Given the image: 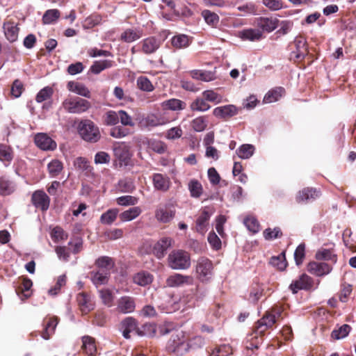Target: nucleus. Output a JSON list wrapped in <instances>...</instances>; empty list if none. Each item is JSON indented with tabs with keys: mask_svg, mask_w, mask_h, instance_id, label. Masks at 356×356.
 Returning a JSON list of instances; mask_svg holds the SVG:
<instances>
[{
	"mask_svg": "<svg viewBox=\"0 0 356 356\" xmlns=\"http://www.w3.org/2000/svg\"><path fill=\"white\" fill-rule=\"evenodd\" d=\"M142 213L139 207H133L119 214L122 222H129L136 219Z\"/></svg>",
	"mask_w": 356,
	"mask_h": 356,
	"instance_id": "28",
	"label": "nucleus"
},
{
	"mask_svg": "<svg viewBox=\"0 0 356 356\" xmlns=\"http://www.w3.org/2000/svg\"><path fill=\"white\" fill-rule=\"evenodd\" d=\"M202 16L204 18L205 22L212 27L217 26L219 23L218 15L209 10H204L202 12Z\"/></svg>",
	"mask_w": 356,
	"mask_h": 356,
	"instance_id": "43",
	"label": "nucleus"
},
{
	"mask_svg": "<svg viewBox=\"0 0 356 356\" xmlns=\"http://www.w3.org/2000/svg\"><path fill=\"white\" fill-rule=\"evenodd\" d=\"M240 36L243 40L257 41L261 38L262 32L259 29H248L241 31Z\"/></svg>",
	"mask_w": 356,
	"mask_h": 356,
	"instance_id": "35",
	"label": "nucleus"
},
{
	"mask_svg": "<svg viewBox=\"0 0 356 356\" xmlns=\"http://www.w3.org/2000/svg\"><path fill=\"white\" fill-rule=\"evenodd\" d=\"M174 240L170 237H163L159 240L153 248V253L158 259H162L167 250L172 246Z\"/></svg>",
	"mask_w": 356,
	"mask_h": 356,
	"instance_id": "9",
	"label": "nucleus"
},
{
	"mask_svg": "<svg viewBox=\"0 0 356 356\" xmlns=\"http://www.w3.org/2000/svg\"><path fill=\"white\" fill-rule=\"evenodd\" d=\"M295 44L297 49L296 58L298 60L302 59L307 51L305 40L302 38H296L295 40Z\"/></svg>",
	"mask_w": 356,
	"mask_h": 356,
	"instance_id": "46",
	"label": "nucleus"
},
{
	"mask_svg": "<svg viewBox=\"0 0 356 356\" xmlns=\"http://www.w3.org/2000/svg\"><path fill=\"white\" fill-rule=\"evenodd\" d=\"M161 106L171 111H181L185 108L186 104L180 99H170L162 102Z\"/></svg>",
	"mask_w": 356,
	"mask_h": 356,
	"instance_id": "37",
	"label": "nucleus"
},
{
	"mask_svg": "<svg viewBox=\"0 0 356 356\" xmlns=\"http://www.w3.org/2000/svg\"><path fill=\"white\" fill-rule=\"evenodd\" d=\"M129 131L128 129L122 126H115L110 131V135L115 138H122L129 135Z\"/></svg>",
	"mask_w": 356,
	"mask_h": 356,
	"instance_id": "58",
	"label": "nucleus"
},
{
	"mask_svg": "<svg viewBox=\"0 0 356 356\" xmlns=\"http://www.w3.org/2000/svg\"><path fill=\"white\" fill-rule=\"evenodd\" d=\"M351 327L348 325H343L338 330H334L332 332V337L336 339H341L346 337L350 332Z\"/></svg>",
	"mask_w": 356,
	"mask_h": 356,
	"instance_id": "57",
	"label": "nucleus"
},
{
	"mask_svg": "<svg viewBox=\"0 0 356 356\" xmlns=\"http://www.w3.org/2000/svg\"><path fill=\"white\" fill-rule=\"evenodd\" d=\"M238 113V108L233 105L228 104L216 107L213 111V115L221 119L229 118L236 115Z\"/></svg>",
	"mask_w": 356,
	"mask_h": 356,
	"instance_id": "13",
	"label": "nucleus"
},
{
	"mask_svg": "<svg viewBox=\"0 0 356 356\" xmlns=\"http://www.w3.org/2000/svg\"><path fill=\"white\" fill-rule=\"evenodd\" d=\"M77 129L81 137L87 142L96 143L101 138L99 127L90 120H81Z\"/></svg>",
	"mask_w": 356,
	"mask_h": 356,
	"instance_id": "3",
	"label": "nucleus"
},
{
	"mask_svg": "<svg viewBox=\"0 0 356 356\" xmlns=\"http://www.w3.org/2000/svg\"><path fill=\"white\" fill-rule=\"evenodd\" d=\"M207 124L208 122L204 116L197 117L191 122L192 128L197 132L203 131L207 128Z\"/></svg>",
	"mask_w": 356,
	"mask_h": 356,
	"instance_id": "53",
	"label": "nucleus"
},
{
	"mask_svg": "<svg viewBox=\"0 0 356 356\" xmlns=\"http://www.w3.org/2000/svg\"><path fill=\"white\" fill-rule=\"evenodd\" d=\"M74 165L76 168L90 172L92 168L89 165L88 160L83 157H78L74 161Z\"/></svg>",
	"mask_w": 356,
	"mask_h": 356,
	"instance_id": "62",
	"label": "nucleus"
},
{
	"mask_svg": "<svg viewBox=\"0 0 356 356\" xmlns=\"http://www.w3.org/2000/svg\"><path fill=\"white\" fill-rule=\"evenodd\" d=\"M53 94V89L47 86L40 90L36 95L35 99L37 102L41 103L51 97Z\"/></svg>",
	"mask_w": 356,
	"mask_h": 356,
	"instance_id": "59",
	"label": "nucleus"
},
{
	"mask_svg": "<svg viewBox=\"0 0 356 356\" xmlns=\"http://www.w3.org/2000/svg\"><path fill=\"white\" fill-rule=\"evenodd\" d=\"M76 301L81 312L86 314L95 307V303L88 293L81 292L77 294Z\"/></svg>",
	"mask_w": 356,
	"mask_h": 356,
	"instance_id": "14",
	"label": "nucleus"
},
{
	"mask_svg": "<svg viewBox=\"0 0 356 356\" xmlns=\"http://www.w3.org/2000/svg\"><path fill=\"white\" fill-rule=\"evenodd\" d=\"M115 156L122 161H126L130 158V153L128 147L119 145L114 148Z\"/></svg>",
	"mask_w": 356,
	"mask_h": 356,
	"instance_id": "51",
	"label": "nucleus"
},
{
	"mask_svg": "<svg viewBox=\"0 0 356 356\" xmlns=\"http://www.w3.org/2000/svg\"><path fill=\"white\" fill-rule=\"evenodd\" d=\"M104 124L107 126H115L119 122L118 111H108L103 118Z\"/></svg>",
	"mask_w": 356,
	"mask_h": 356,
	"instance_id": "45",
	"label": "nucleus"
},
{
	"mask_svg": "<svg viewBox=\"0 0 356 356\" xmlns=\"http://www.w3.org/2000/svg\"><path fill=\"white\" fill-rule=\"evenodd\" d=\"M175 216V210L167 205L159 207L155 212L156 220L163 223L171 221Z\"/></svg>",
	"mask_w": 356,
	"mask_h": 356,
	"instance_id": "16",
	"label": "nucleus"
},
{
	"mask_svg": "<svg viewBox=\"0 0 356 356\" xmlns=\"http://www.w3.org/2000/svg\"><path fill=\"white\" fill-rule=\"evenodd\" d=\"M276 322L275 314H267L257 322V329L264 332L266 328L271 327Z\"/></svg>",
	"mask_w": 356,
	"mask_h": 356,
	"instance_id": "36",
	"label": "nucleus"
},
{
	"mask_svg": "<svg viewBox=\"0 0 356 356\" xmlns=\"http://www.w3.org/2000/svg\"><path fill=\"white\" fill-rule=\"evenodd\" d=\"M112 66V61L108 60L95 61L90 67V71L98 74L105 69L109 68Z\"/></svg>",
	"mask_w": 356,
	"mask_h": 356,
	"instance_id": "48",
	"label": "nucleus"
},
{
	"mask_svg": "<svg viewBox=\"0 0 356 356\" xmlns=\"http://www.w3.org/2000/svg\"><path fill=\"white\" fill-rule=\"evenodd\" d=\"M63 108L70 113L81 114L86 112L91 106L90 103L79 97H68L62 104Z\"/></svg>",
	"mask_w": 356,
	"mask_h": 356,
	"instance_id": "4",
	"label": "nucleus"
},
{
	"mask_svg": "<svg viewBox=\"0 0 356 356\" xmlns=\"http://www.w3.org/2000/svg\"><path fill=\"white\" fill-rule=\"evenodd\" d=\"M166 348L169 352L177 356L183 355L188 350V344L185 332L181 330H176L171 334Z\"/></svg>",
	"mask_w": 356,
	"mask_h": 356,
	"instance_id": "1",
	"label": "nucleus"
},
{
	"mask_svg": "<svg viewBox=\"0 0 356 356\" xmlns=\"http://www.w3.org/2000/svg\"><path fill=\"white\" fill-rule=\"evenodd\" d=\"M202 97L208 102L216 104L222 101V97L213 90H207L202 92Z\"/></svg>",
	"mask_w": 356,
	"mask_h": 356,
	"instance_id": "52",
	"label": "nucleus"
},
{
	"mask_svg": "<svg viewBox=\"0 0 356 356\" xmlns=\"http://www.w3.org/2000/svg\"><path fill=\"white\" fill-rule=\"evenodd\" d=\"M118 216V209H110L101 215L100 222L104 225H111L116 220Z\"/></svg>",
	"mask_w": 356,
	"mask_h": 356,
	"instance_id": "41",
	"label": "nucleus"
},
{
	"mask_svg": "<svg viewBox=\"0 0 356 356\" xmlns=\"http://www.w3.org/2000/svg\"><path fill=\"white\" fill-rule=\"evenodd\" d=\"M133 281L139 286H145L152 282L153 275L149 272L141 271L134 276Z\"/></svg>",
	"mask_w": 356,
	"mask_h": 356,
	"instance_id": "29",
	"label": "nucleus"
},
{
	"mask_svg": "<svg viewBox=\"0 0 356 356\" xmlns=\"http://www.w3.org/2000/svg\"><path fill=\"white\" fill-rule=\"evenodd\" d=\"M282 236L281 229L279 227L266 229L264 232V236L266 240H273L280 238Z\"/></svg>",
	"mask_w": 356,
	"mask_h": 356,
	"instance_id": "64",
	"label": "nucleus"
},
{
	"mask_svg": "<svg viewBox=\"0 0 356 356\" xmlns=\"http://www.w3.org/2000/svg\"><path fill=\"white\" fill-rule=\"evenodd\" d=\"M243 223L247 229L254 234L257 233L259 231V222L253 216L246 217L243 220Z\"/></svg>",
	"mask_w": 356,
	"mask_h": 356,
	"instance_id": "54",
	"label": "nucleus"
},
{
	"mask_svg": "<svg viewBox=\"0 0 356 356\" xmlns=\"http://www.w3.org/2000/svg\"><path fill=\"white\" fill-rule=\"evenodd\" d=\"M191 77L196 80L209 82L216 79L215 74L211 71L193 70L190 72Z\"/></svg>",
	"mask_w": 356,
	"mask_h": 356,
	"instance_id": "26",
	"label": "nucleus"
},
{
	"mask_svg": "<svg viewBox=\"0 0 356 356\" xmlns=\"http://www.w3.org/2000/svg\"><path fill=\"white\" fill-rule=\"evenodd\" d=\"M305 245L303 243L300 244L295 250L294 259L297 266L302 264L305 258Z\"/></svg>",
	"mask_w": 356,
	"mask_h": 356,
	"instance_id": "63",
	"label": "nucleus"
},
{
	"mask_svg": "<svg viewBox=\"0 0 356 356\" xmlns=\"http://www.w3.org/2000/svg\"><path fill=\"white\" fill-rule=\"evenodd\" d=\"M16 188L15 184L6 177H0V194L8 195L13 193Z\"/></svg>",
	"mask_w": 356,
	"mask_h": 356,
	"instance_id": "25",
	"label": "nucleus"
},
{
	"mask_svg": "<svg viewBox=\"0 0 356 356\" xmlns=\"http://www.w3.org/2000/svg\"><path fill=\"white\" fill-rule=\"evenodd\" d=\"M63 168L62 162L57 159L52 160L47 165L49 175L51 177L58 176L62 171Z\"/></svg>",
	"mask_w": 356,
	"mask_h": 356,
	"instance_id": "50",
	"label": "nucleus"
},
{
	"mask_svg": "<svg viewBox=\"0 0 356 356\" xmlns=\"http://www.w3.org/2000/svg\"><path fill=\"white\" fill-rule=\"evenodd\" d=\"M6 38L10 42H15L18 38L19 29L14 22H7L3 24Z\"/></svg>",
	"mask_w": 356,
	"mask_h": 356,
	"instance_id": "21",
	"label": "nucleus"
},
{
	"mask_svg": "<svg viewBox=\"0 0 356 356\" xmlns=\"http://www.w3.org/2000/svg\"><path fill=\"white\" fill-rule=\"evenodd\" d=\"M82 343V348L85 353L89 356H95L97 352L95 339L90 336H83Z\"/></svg>",
	"mask_w": 356,
	"mask_h": 356,
	"instance_id": "32",
	"label": "nucleus"
},
{
	"mask_svg": "<svg viewBox=\"0 0 356 356\" xmlns=\"http://www.w3.org/2000/svg\"><path fill=\"white\" fill-rule=\"evenodd\" d=\"M153 185L155 189L161 191H167L170 186V181L168 176L160 173H155L152 176Z\"/></svg>",
	"mask_w": 356,
	"mask_h": 356,
	"instance_id": "20",
	"label": "nucleus"
},
{
	"mask_svg": "<svg viewBox=\"0 0 356 356\" xmlns=\"http://www.w3.org/2000/svg\"><path fill=\"white\" fill-rule=\"evenodd\" d=\"M60 17V12L57 9L47 10L43 17L42 22L45 24L54 23Z\"/></svg>",
	"mask_w": 356,
	"mask_h": 356,
	"instance_id": "49",
	"label": "nucleus"
},
{
	"mask_svg": "<svg viewBox=\"0 0 356 356\" xmlns=\"http://www.w3.org/2000/svg\"><path fill=\"white\" fill-rule=\"evenodd\" d=\"M171 44L176 49L186 48L190 44V39L185 34H178L171 38Z\"/></svg>",
	"mask_w": 356,
	"mask_h": 356,
	"instance_id": "34",
	"label": "nucleus"
},
{
	"mask_svg": "<svg viewBox=\"0 0 356 356\" xmlns=\"http://www.w3.org/2000/svg\"><path fill=\"white\" fill-rule=\"evenodd\" d=\"M34 141L37 147L44 151H53L56 149V143L47 134L38 133L35 136Z\"/></svg>",
	"mask_w": 356,
	"mask_h": 356,
	"instance_id": "6",
	"label": "nucleus"
},
{
	"mask_svg": "<svg viewBox=\"0 0 356 356\" xmlns=\"http://www.w3.org/2000/svg\"><path fill=\"white\" fill-rule=\"evenodd\" d=\"M213 264L206 257H200L197 259L195 266V273L198 280L202 283H208L213 277Z\"/></svg>",
	"mask_w": 356,
	"mask_h": 356,
	"instance_id": "5",
	"label": "nucleus"
},
{
	"mask_svg": "<svg viewBox=\"0 0 356 356\" xmlns=\"http://www.w3.org/2000/svg\"><path fill=\"white\" fill-rule=\"evenodd\" d=\"M257 25L263 31L272 32L278 25V20L275 17H261L257 19Z\"/></svg>",
	"mask_w": 356,
	"mask_h": 356,
	"instance_id": "18",
	"label": "nucleus"
},
{
	"mask_svg": "<svg viewBox=\"0 0 356 356\" xmlns=\"http://www.w3.org/2000/svg\"><path fill=\"white\" fill-rule=\"evenodd\" d=\"M312 279L307 274H302L297 280H293L289 286L293 294L300 290H307L312 286Z\"/></svg>",
	"mask_w": 356,
	"mask_h": 356,
	"instance_id": "10",
	"label": "nucleus"
},
{
	"mask_svg": "<svg viewBox=\"0 0 356 356\" xmlns=\"http://www.w3.org/2000/svg\"><path fill=\"white\" fill-rule=\"evenodd\" d=\"M284 89L282 87H277L269 90L264 96L263 102L265 104L273 103L278 101L284 95Z\"/></svg>",
	"mask_w": 356,
	"mask_h": 356,
	"instance_id": "27",
	"label": "nucleus"
},
{
	"mask_svg": "<svg viewBox=\"0 0 356 356\" xmlns=\"http://www.w3.org/2000/svg\"><path fill=\"white\" fill-rule=\"evenodd\" d=\"M143 36L140 29H127L121 35V40L125 42H134Z\"/></svg>",
	"mask_w": 356,
	"mask_h": 356,
	"instance_id": "24",
	"label": "nucleus"
},
{
	"mask_svg": "<svg viewBox=\"0 0 356 356\" xmlns=\"http://www.w3.org/2000/svg\"><path fill=\"white\" fill-rule=\"evenodd\" d=\"M117 204L121 206H132L138 203V199L131 195L121 196L117 198Z\"/></svg>",
	"mask_w": 356,
	"mask_h": 356,
	"instance_id": "61",
	"label": "nucleus"
},
{
	"mask_svg": "<svg viewBox=\"0 0 356 356\" xmlns=\"http://www.w3.org/2000/svg\"><path fill=\"white\" fill-rule=\"evenodd\" d=\"M137 334L140 336L154 337L156 334V326L152 323H146L138 329Z\"/></svg>",
	"mask_w": 356,
	"mask_h": 356,
	"instance_id": "56",
	"label": "nucleus"
},
{
	"mask_svg": "<svg viewBox=\"0 0 356 356\" xmlns=\"http://www.w3.org/2000/svg\"><path fill=\"white\" fill-rule=\"evenodd\" d=\"M191 196L194 198L200 197L203 193V188L201 183L196 179H191L188 184Z\"/></svg>",
	"mask_w": 356,
	"mask_h": 356,
	"instance_id": "39",
	"label": "nucleus"
},
{
	"mask_svg": "<svg viewBox=\"0 0 356 356\" xmlns=\"http://www.w3.org/2000/svg\"><path fill=\"white\" fill-rule=\"evenodd\" d=\"M255 147L250 144H243L241 145L236 151L238 156L241 159H250L254 152Z\"/></svg>",
	"mask_w": 356,
	"mask_h": 356,
	"instance_id": "38",
	"label": "nucleus"
},
{
	"mask_svg": "<svg viewBox=\"0 0 356 356\" xmlns=\"http://www.w3.org/2000/svg\"><path fill=\"white\" fill-rule=\"evenodd\" d=\"M136 84L140 90L145 92H152L154 89V87L150 80L144 76L138 77Z\"/></svg>",
	"mask_w": 356,
	"mask_h": 356,
	"instance_id": "44",
	"label": "nucleus"
},
{
	"mask_svg": "<svg viewBox=\"0 0 356 356\" xmlns=\"http://www.w3.org/2000/svg\"><path fill=\"white\" fill-rule=\"evenodd\" d=\"M211 213L207 210L202 211L196 220V230L197 232L204 234L207 231L209 220Z\"/></svg>",
	"mask_w": 356,
	"mask_h": 356,
	"instance_id": "23",
	"label": "nucleus"
},
{
	"mask_svg": "<svg viewBox=\"0 0 356 356\" xmlns=\"http://www.w3.org/2000/svg\"><path fill=\"white\" fill-rule=\"evenodd\" d=\"M211 108V106L207 102V100L202 98H197L191 104V108L193 111H207Z\"/></svg>",
	"mask_w": 356,
	"mask_h": 356,
	"instance_id": "47",
	"label": "nucleus"
},
{
	"mask_svg": "<svg viewBox=\"0 0 356 356\" xmlns=\"http://www.w3.org/2000/svg\"><path fill=\"white\" fill-rule=\"evenodd\" d=\"M332 267L327 263L312 261L307 265V271L317 277H323L331 273Z\"/></svg>",
	"mask_w": 356,
	"mask_h": 356,
	"instance_id": "8",
	"label": "nucleus"
},
{
	"mask_svg": "<svg viewBox=\"0 0 356 356\" xmlns=\"http://www.w3.org/2000/svg\"><path fill=\"white\" fill-rule=\"evenodd\" d=\"M141 51L143 54L149 55L155 53L161 45V40L154 36L148 37L140 42Z\"/></svg>",
	"mask_w": 356,
	"mask_h": 356,
	"instance_id": "11",
	"label": "nucleus"
},
{
	"mask_svg": "<svg viewBox=\"0 0 356 356\" xmlns=\"http://www.w3.org/2000/svg\"><path fill=\"white\" fill-rule=\"evenodd\" d=\"M58 323L57 317H52L48 320L44 330L42 333V337L44 339L47 340L50 338L51 335L54 334Z\"/></svg>",
	"mask_w": 356,
	"mask_h": 356,
	"instance_id": "40",
	"label": "nucleus"
},
{
	"mask_svg": "<svg viewBox=\"0 0 356 356\" xmlns=\"http://www.w3.org/2000/svg\"><path fill=\"white\" fill-rule=\"evenodd\" d=\"M13 159V152L12 148L6 145L0 144V161L6 166H8Z\"/></svg>",
	"mask_w": 356,
	"mask_h": 356,
	"instance_id": "33",
	"label": "nucleus"
},
{
	"mask_svg": "<svg viewBox=\"0 0 356 356\" xmlns=\"http://www.w3.org/2000/svg\"><path fill=\"white\" fill-rule=\"evenodd\" d=\"M315 257L318 260L332 261L334 263H336L337 260V255L332 248H320L316 252Z\"/></svg>",
	"mask_w": 356,
	"mask_h": 356,
	"instance_id": "30",
	"label": "nucleus"
},
{
	"mask_svg": "<svg viewBox=\"0 0 356 356\" xmlns=\"http://www.w3.org/2000/svg\"><path fill=\"white\" fill-rule=\"evenodd\" d=\"M137 321L133 317L125 318L120 323V331L125 339L130 338V333L136 331L137 332Z\"/></svg>",
	"mask_w": 356,
	"mask_h": 356,
	"instance_id": "17",
	"label": "nucleus"
},
{
	"mask_svg": "<svg viewBox=\"0 0 356 356\" xmlns=\"http://www.w3.org/2000/svg\"><path fill=\"white\" fill-rule=\"evenodd\" d=\"M194 279L191 275H184L179 273H175L166 280V284L169 287H179L184 285H192Z\"/></svg>",
	"mask_w": 356,
	"mask_h": 356,
	"instance_id": "7",
	"label": "nucleus"
},
{
	"mask_svg": "<svg viewBox=\"0 0 356 356\" xmlns=\"http://www.w3.org/2000/svg\"><path fill=\"white\" fill-rule=\"evenodd\" d=\"M136 308V303L134 298L130 296H122L118 300L117 310L120 313H132Z\"/></svg>",
	"mask_w": 356,
	"mask_h": 356,
	"instance_id": "15",
	"label": "nucleus"
},
{
	"mask_svg": "<svg viewBox=\"0 0 356 356\" xmlns=\"http://www.w3.org/2000/svg\"><path fill=\"white\" fill-rule=\"evenodd\" d=\"M270 264L280 270H283L286 267V261L284 253H282L277 257H273L270 259Z\"/></svg>",
	"mask_w": 356,
	"mask_h": 356,
	"instance_id": "55",
	"label": "nucleus"
},
{
	"mask_svg": "<svg viewBox=\"0 0 356 356\" xmlns=\"http://www.w3.org/2000/svg\"><path fill=\"white\" fill-rule=\"evenodd\" d=\"M168 264L173 270H186L191 266L190 254L182 250H174L168 254Z\"/></svg>",
	"mask_w": 356,
	"mask_h": 356,
	"instance_id": "2",
	"label": "nucleus"
},
{
	"mask_svg": "<svg viewBox=\"0 0 356 356\" xmlns=\"http://www.w3.org/2000/svg\"><path fill=\"white\" fill-rule=\"evenodd\" d=\"M118 118H119V122H120V123L123 126L134 127L135 125V123H134L131 116L129 115L124 110L118 111Z\"/></svg>",
	"mask_w": 356,
	"mask_h": 356,
	"instance_id": "60",
	"label": "nucleus"
},
{
	"mask_svg": "<svg viewBox=\"0 0 356 356\" xmlns=\"http://www.w3.org/2000/svg\"><path fill=\"white\" fill-rule=\"evenodd\" d=\"M67 87L70 91L73 92L80 96L87 98L90 97V90L83 83L75 81H70L67 83Z\"/></svg>",
	"mask_w": 356,
	"mask_h": 356,
	"instance_id": "22",
	"label": "nucleus"
},
{
	"mask_svg": "<svg viewBox=\"0 0 356 356\" xmlns=\"http://www.w3.org/2000/svg\"><path fill=\"white\" fill-rule=\"evenodd\" d=\"M109 273L98 270L91 273V281L97 287L106 284L108 280Z\"/></svg>",
	"mask_w": 356,
	"mask_h": 356,
	"instance_id": "31",
	"label": "nucleus"
},
{
	"mask_svg": "<svg viewBox=\"0 0 356 356\" xmlns=\"http://www.w3.org/2000/svg\"><path fill=\"white\" fill-rule=\"evenodd\" d=\"M320 196V191L313 188H306L300 191L296 195L298 202L314 200Z\"/></svg>",
	"mask_w": 356,
	"mask_h": 356,
	"instance_id": "19",
	"label": "nucleus"
},
{
	"mask_svg": "<svg viewBox=\"0 0 356 356\" xmlns=\"http://www.w3.org/2000/svg\"><path fill=\"white\" fill-rule=\"evenodd\" d=\"M95 265L99 268V270L108 272L113 268L114 263L113 259L108 257L103 256L98 258L95 261Z\"/></svg>",
	"mask_w": 356,
	"mask_h": 356,
	"instance_id": "42",
	"label": "nucleus"
},
{
	"mask_svg": "<svg viewBox=\"0 0 356 356\" xmlns=\"http://www.w3.org/2000/svg\"><path fill=\"white\" fill-rule=\"evenodd\" d=\"M33 204L42 211H47L49 207L50 200L43 191H35L31 197Z\"/></svg>",
	"mask_w": 356,
	"mask_h": 356,
	"instance_id": "12",
	"label": "nucleus"
}]
</instances>
